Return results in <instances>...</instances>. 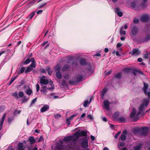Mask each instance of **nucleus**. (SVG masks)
<instances>
[{"label": "nucleus", "instance_id": "393cba45", "mask_svg": "<svg viewBox=\"0 0 150 150\" xmlns=\"http://www.w3.org/2000/svg\"><path fill=\"white\" fill-rule=\"evenodd\" d=\"M83 76L81 74H78L76 76V82H80L82 81L83 79Z\"/></svg>", "mask_w": 150, "mask_h": 150}, {"label": "nucleus", "instance_id": "f3484780", "mask_svg": "<svg viewBox=\"0 0 150 150\" xmlns=\"http://www.w3.org/2000/svg\"><path fill=\"white\" fill-rule=\"evenodd\" d=\"M107 88L105 87L103 88L101 91V98L102 99L104 98V96L106 94L107 91Z\"/></svg>", "mask_w": 150, "mask_h": 150}, {"label": "nucleus", "instance_id": "0eeeda50", "mask_svg": "<svg viewBox=\"0 0 150 150\" xmlns=\"http://www.w3.org/2000/svg\"><path fill=\"white\" fill-rule=\"evenodd\" d=\"M46 77V76H42L40 78V83L41 84L46 85L48 83L49 81L47 79H45Z\"/></svg>", "mask_w": 150, "mask_h": 150}, {"label": "nucleus", "instance_id": "c03bdc74", "mask_svg": "<svg viewBox=\"0 0 150 150\" xmlns=\"http://www.w3.org/2000/svg\"><path fill=\"white\" fill-rule=\"evenodd\" d=\"M131 6L133 9L136 10V4L135 2H132L131 3Z\"/></svg>", "mask_w": 150, "mask_h": 150}, {"label": "nucleus", "instance_id": "f704fd0d", "mask_svg": "<svg viewBox=\"0 0 150 150\" xmlns=\"http://www.w3.org/2000/svg\"><path fill=\"white\" fill-rule=\"evenodd\" d=\"M92 100V98H91L89 101V102L88 100H87L84 102L83 104V106L86 107L88 106V105L91 102Z\"/></svg>", "mask_w": 150, "mask_h": 150}, {"label": "nucleus", "instance_id": "6ab92c4d", "mask_svg": "<svg viewBox=\"0 0 150 150\" xmlns=\"http://www.w3.org/2000/svg\"><path fill=\"white\" fill-rule=\"evenodd\" d=\"M28 87V89L25 90V93L28 95L30 96L33 93V91L29 86Z\"/></svg>", "mask_w": 150, "mask_h": 150}, {"label": "nucleus", "instance_id": "a18cd8bd", "mask_svg": "<svg viewBox=\"0 0 150 150\" xmlns=\"http://www.w3.org/2000/svg\"><path fill=\"white\" fill-rule=\"evenodd\" d=\"M35 14V12L34 11H33L28 16L29 18L30 19H31L33 16H34Z\"/></svg>", "mask_w": 150, "mask_h": 150}, {"label": "nucleus", "instance_id": "f8f14e48", "mask_svg": "<svg viewBox=\"0 0 150 150\" xmlns=\"http://www.w3.org/2000/svg\"><path fill=\"white\" fill-rule=\"evenodd\" d=\"M81 146L83 148L86 149L87 148L88 146V142L87 139L83 140L81 142Z\"/></svg>", "mask_w": 150, "mask_h": 150}, {"label": "nucleus", "instance_id": "dca6fc26", "mask_svg": "<svg viewBox=\"0 0 150 150\" xmlns=\"http://www.w3.org/2000/svg\"><path fill=\"white\" fill-rule=\"evenodd\" d=\"M150 39V35H149L146 36L145 38H142L140 39V40L139 41V43H143L144 42L148 41Z\"/></svg>", "mask_w": 150, "mask_h": 150}, {"label": "nucleus", "instance_id": "79ce46f5", "mask_svg": "<svg viewBox=\"0 0 150 150\" xmlns=\"http://www.w3.org/2000/svg\"><path fill=\"white\" fill-rule=\"evenodd\" d=\"M32 56H33V54L32 53H30L29 54H28L24 58V59H30V58H32Z\"/></svg>", "mask_w": 150, "mask_h": 150}, {"label": "nucleus", "instance_id": "c9c22d12", "mask_svg": "<svg viewBox=\"0 0 150 150\" xmlns=\"http://www.w3.org/2000/svg\"><path fill=\"white\" fill-rule=\"evenodd\" d=\"M33 70V68H31L29 66H28L25 71V73H27Z\"/></svg>", "mask_w": 150, "mask_h": 150}, {"label": "nucleus", "instance_id": "7c9ffc66", "mask_svg": "<svg viewBox=\"0 0 150 150\" xmlns=\"http://www.w3.org/2000/svg\"><path fill=\"white\" fill-rule=\"evenodd\" d=\"M119 113H114L112 115V117L114 120H117L118 119V116H119Z\"/></svg>", "mask_w": 150, "mask_h": 150}, {"label": "nucleus", "instance_id": "2f4dec72", "mask_svg": "<svg viewBox=\"0 0 150 150\" xmlns=\"http://www.w3.org/2000/svg\"><path fill=\"white\" fill-rule=\"evenodd\" d=\"M115 76L116 78L120 79L122 77V73L120 72L117 73L115 74Z\"/></svg>", "mask_w": 150, "mask_h": 150}, {"label": "nucleus", "instance_id": "58836bf2", "mask_svg": "<svg viewBox=\"0 0 150 150\" xmlns=\"http://www.w3.org/2000/svg\"><path fill=\"white\" fill-rule=\"evenodd\" d=\"M17 77V76H14V77H12L11 79V80L9 83L8 84V86H9L11 84V83L14 81V80Z\"/></svg>", "mask_w": 150, "mask_h": 150}, {"label": "nucleus", "instance_id": "5701e85b", "mask_svg": "<svg viewBox=\"0 0 150 150\" xmlns=\"http://www.w3.org/2000/svg\"><path fill=\"white\" fill-rule=\"evenodd\" d=\"M49 84H50V85L52 86L50 88H47L46 86H45L43 87V88L47 90H51L54 89V85H53L52 82H51V83H50Z\"/></svg>", "mask_w": 150, "mask_h": 150}, {"label": "nucleus", "instance_id": "bb28decb", "mask_svg": "<svg viewBox=\"0 0 150 150\" xmlns=\"http://www.w3.org/2000/svg\"><path fill=\"white\" fill-rule=\"evenodd\" d=\"M79 134L80 136L84 137L87 136V132L86 131L82 130L81 132H79Z\"/></svg>", "mask_w": 150, "mask_h": 150}, {"label": "nucleus", "instance_id": "a211bd4d", "mask_svg": "<svg viewBox=\"0 0 150 150\" xmlns=\"http://www.w3.org/2000/svg\"><path fill=\"white\" fill-rule=\"evenodd\" d=\"M49 108V105H45L41 108L40 111L42 112H44L48 110Z\"/></svg>", "mask_w": 150, "mask_h": 150}, {"label": "nucleus", "instance_id": "4c0bfd02", "mask_svg": "<svg viewBox=\"0 0 150 150\" xmlns=\"http://www.w3.org/2000/svg\"><path fill=\"white\" fill-rule=\"evenodd\" d=\"M141 6L142 8H145L147 6V2L143 1L141 4Z\"/></svg>", "mask_w": 150, "mask_h": 150}, {"label": "nucleus", "instance_id": "a878e982", "mask_svg": "<svg viewBox=\"0 0 150 150\" xmlns=\"http://www.w3.org/2000/svg\"><path fill=\"white\" fill-rule=\"evenodd\" d=\"M46 71H48V73L49 75L50 76L52 75L53 71L51 69L50 67L49 66L47 67L46 68Z\"/></svg>", "mask_w": 150, "mask_h": 150}, {"label": "nucleus", "instance_id": "72a5a7b5", "mask_svg": "<svg viewBox=\"0 0 150 150\" xmlns=\"http://www.w3.org/2000/svg\"><path fill=\"white\" fill-rule=\"evenodd\" d=\"M141 131V128H135L133 129V132L134 134H135L139 132H140Z\"/></svg>", "mask_w": 150, "mask_h": 150}, {"label": "nucleus", "instance_id": "680f3d73", "mask_svg": "<svg viewBox=\"0 0 150 150\" xmlns=\"http://www.w3.org/2000/svg\"><path fill=\"white\" fill-rule=\"evenodd\" d=\"M23 146V144L22 143H20L18 145V149L22 148Z\"/></svg>", "mask_w": 150, "mask_h": 150}, {"label": "nucleus", "instance_id": "cd10ccee", "mask_svg": "<svg viewBox=\"0 0 150 150\" xmlns=\"http://www.w3.org/2000/svg\"><path fill=\"white\" fill-rule=\"evenodd\" d=\"M123 29L124 27L123 26H122L120 29V33L121 35H125L126 34V31L124 30Z\"/></svg>", "mask_w": 150, "mask_h": 150}, {"label": "nucleus", "instance_id": "4be33fe9", "mask_svg": "<svg viewBox=\"0 0 150 150\" xmlns=\"http://www.w3.org/2000/svg\"><path fill=\"white\" fill-rule=\"evenodd\" d=\"M80 64L82 65H84L86 64L85 59L83 58H81L79 59Z\"/></svg>", "mask_w": 150, "mask_h": 150}, {"label": "nucleus", "instance_id": "c756f323", "mask_svg": "<svg viewBox=\"0 0 150 150\" xmlns=\"http://www.w3.org/2000/svg\"><path fill=\"white\" fill-rule=\"evenodd\" d=\"M56 76L57 78L60 79L62 78V75L61 73L59 71H57L56 73Z\"/></svg>", "mask_w": 150, "mask_h": 150}, {"label": "nucleus", "instance_id": "e433bc0d", "mask_svg": "<svg viewBox=\"0 0 150 150\" xmlns=\"http://www.w3.org/2000/svg\"><path fill=\"white\" fill-rule=\"evenodd\" d=\"M68 86V85L67 82H66V81L64 80H63L61 83V86L63 87L66 86L67 87Z\"/></svg>", "mask_w": 150, "mask_h": 150}, {"label": "nucleus", "instance_id": "6e6d98bb", "mask_svg": "<svg viewBox=\"0 0 150 150\" xmlns=\"http://www.w3.org/2000/svg\"><path fill=\"white\" fill-rule=\"evenodd\" d=\"M76 82V81H70L69 82V83L70 85H74L75 84Z\"/></svg>", "mask_w": 150, "mask_h": 150}, {"label": "nucleus", "instance_id": "2eb2a0df", "mask_svg": "<svg viewBox=\"0 0 150 150\" xmlns=\"http://www.w3.org/2000/svg\"><path fill=\"white\" fill-rule=\"evenodd\" d=\"M110 103L109 101L108 100H105L103 102L104 108L107 110H108L109 109Z\"/></svg>", "mask_w": 150, "mask_h": 150}, {"label": "nucleus", "instance_id": "473e14b6", "mask_svg": "<svg viewBox=\"0 0 150 150\" xmlns=\"http://www.w3.org/2000/svg\"><path fill=\"white\" fill-rule=\"evenodd\" d=\"M25 67H21V68H19L18 69V74H22L25 71Z\"/></svg>", "mask_w": 150, "mask_h": 150}, {"label": "nucleus", "instance_id": "ea45409f", "mask_svg": "<svg viewBox=\"0 0 150 150\" xmlns=\"http://www.w3.org/2000/svg\"><path fill=\"white\" fill-rule=\"evenodd\" d=\"M87 72L88 73H92L93 71L92 69V67L91 65L89 66L86 69Z\"/></svg>", "mask_w": 150, "mask_h": 150}, {"label": "nucleus", "instance_id": "aec40b11", "mask_svg": "<svg viewBox=\"0 0 150 150\" xmlns=\"http://www.w3.org/2000/svg\"><path fill=\"white\" fill-rule=\"evenodd\" d=\"M70 68V66L67 64H66L62 68V70L63 71H67L69 70Z\"/></svg>", "mask_w": 150, "mask_h": 150}, {"label": "nucleus", "instance_id": "69168bd1", "mask_svg": "<svg viewBox=\"0 0 150 150\" xmlns=\"http://www.w3.org/2000/svg\"><path fill=\"white\" fill-rule=\"evenodd\" d=\"M61 116V115L60 114H57L54 115L55 118L57 119H58L59 117H60Z\"/></svg>", "mask_w": 150, "mask_h": 150}, {"label": "nucleus", "instance_id": "13d9d810", "mask_svg": "<svg viewBox=\"0 0 150 150\" xmlns=\"http://www.w3.org/2000/svg\"><path fill=\"white\" fill-rule=\"evenodd\" d=\"M121 131H119L114 136V137L115 139H117L118 136L121 133Z\"/></svg>", "mask_w": 150, "mask_h": 150}, {"label": "nucleus", "instance_id": "49530a36", "mask_svg": "<svg viewBox=\"0 0 150 150\" xmlns=\"http://www.w3.org/2000/svg\"><path fill=\"white\" fill-rule=\"evenodd\" d=\"M6 108L5 106L4 105H1L0 106V112L4 111Z\"/></svg>", "mask_w": 150, "mask_h": 150}, {"label": "nucleus", "instance_id": "8fccbe9b", "mask_svg": "<svg viewBox=\"0 0 150 150\" xmlns=\"http://www.w3.org/2000/svg\"><path fill=\"white\" fill-rule=\"evenodd\" d=\"M35 63H32L29 66L33 69L34 68H35L36 67Z\"/></svg>", "mask_w": 150, "mask_h": 150}, {"label": "nucleus", "instance_id": "774afa93", "mask_svg": "<svg viewBox=\"0 0 150 150\" xmlns=\"http://www.w3.org/2000/svg\"><path fill=\"white\" fill-rule=\"evenodd\" d=\"M90 120H93V117L90 114L88 115L87 117Z\"/></svg>", "mask_w": 150, "mask_h": 150}, {"label": "nucleus", "instance_id": "09e8293b", "mask_svg": "<svg viewBox=\"0 0 150 150\" xmlns=\"http://www.w3.org/2000/svg\"><path fill=\"white\" fill-rule=\"evenodd\" d=\"M37 100V98H36L33 100L31 102L30 106H31L33 104H34L36 102Z\"/></svg>", "mask_w": 150, "mask_h": 150}, {"label": "nucleus", "instance_id": "052dcab7", "mask_svg": "<svg viewBox=\"0 0 150 150\" xmlns=\"http://www.w3.org/2000/svg\"><path fill=\"white\" fill-rule=\"evenodd\" d=\"M14 117L13 116H12V117H9L8 119V122L9 123H10L13 120Z\"/></svg>", "mask_w": 150, "mask_h": 150}, {"label": "nucleus", "instance_id": "bf43d9fd", "mask_svg": "<svg viewBox=\"0 0 150 150\" xmlns=\"http://www.w3.org/2000/svg\"><path fill=\"white\" fill-rule=\"evenodd\" d=\"M141 148V146H136L134 147V150H140Z\"/></svg>", "mask_w": 150, "mask_h": 150}, {"label": "nucleus", "instance_id": "1a4fd4ad", "mask_svg": "<svg viewBox=\"0 0 150 150\" xmlns=\"http://www.w3.org/2000/svg\"><path fill=\"white\" fill-rule=\"evenodd\" d=\"M77 115V114H74L71 115L69 118L66 119V123L68 126H69L70 125V121L73 119L74 117L76 116Z\"/></svg>", "mask_w": 150, "mask_h": 150}, {"label": "nucleus", "instance_id": "6e6552de", "mask_svg": "<svg viewBox=\"0 0 150 150\" xmlns=\"http://www.w3.org/2000/svg\"><path fill=\"white\" fill-rule=\"evenodd\" d=\"M148 128L146 127H142L140 132L141 134L143 136H146L147 134Z\"/></svg>", "mask_w": 150, "mask_h": 150}, {"label": "nucleus", "instance_id": "9b49d317", "mask_svg": "<svg viewBox=\"0 0 150 150\" xmlns=\"http://www.w3.org/2000/svg\"><path fill=\"white\" fill-rule=\"evenodd\" d=\"M80 130L75 132L74 134V135L73 136V142H75L76 141L79 137L80 135L79 134V132Z\"/></svg>", "mask_w": 150, "mask_h": 150}, {"label": "nucleus", "instance_id": "603ef678", "mask_svg": "<svg viewBox=\"0 0 150 150\" xmlns=\"http://www.w3.org/2000/svg\"><path fill=\"white\" fill-rule=\"evenodd\" d=\"M120 139L122 141H125L126 139V136L122 134L120 137Z\"/></svg>", "mask_w": 150, "mask_h": 150}, {"label": "nucleus", "instance_id": "3c124183", "mask_svg": "<svg viewBox=\"0 0 150 150\" xmlns=\"http://www.w3.org/2000/svg\"><path fill=\"white\" fill-rule=\"evenodd\" d=\"M12 95L16 98H18L17 93L16 92L12 93Z\"/></svg>", "mask_w": 150, "mask_h": 150}, {"label": "nucleus", "instance_id": "4d7b16f0", "mask_svg": "<svg viewBox=\"0 0 150 150\" xmlns=\"http://www.w3.org/2000/svg\"><path fill=\"white\" fill-rule=\"evenodd\" d=\"M138 72H139V70L137 69H134L132 73L135 76H136L137 74V73Z\"/></svg>", "mask_w": 150, "mask_h": 150}, {"label": "nucleus", "instance_id": "de8ad7c7", "mask_svg": "<svg viewBox=\"0 0 150 150\" xmlns=\"http://www.w3.org/2000/svg\"><path fill=\"white\" fill-rule=\"evenodd\" d=\"M131 70V69L129 68H126L124 69L123 71L126 73H129L130 72V70Z\"/></svg>", "mask_w": 150, "mask_h": 150}, {"label": "nucleus", "instance_id": "c85d7f7f", "mask_svg": "<svg viewBox=\"0 0 150 150\" xmlns=\"http://www.w3.org/2000/svg\"><path fill=\"white\" fill-rule=\"evenodd\" d=\"M126 119L123 117H120L118 119L117 121L121 122H125L126 121Z\"/></svg>", "mask_w": 150, "mask_h": 150}, {"label": "nucleus", "instance_id": "423d86ee", "mask_svg": "<svg viewBox=\"0 0 150 150\" xmlns=\"http://www.w3.org/2000/svg\"><path fill=\"white\" fill-rule=\"evenodd\" d=\"M149 16L147 13L142 15L140 18L141 21L143 22H147L149 19Z\"/></svg>", "mask_w": 150, "mask_h": 150}, {"label": "nucleus", "instance_id": "20e7f679", "mask_svg": "<svg viewBox=\"0 0 150 150\" xmlns=\"http://www.w3.org/2000/svg\"><path fill=\"white\" fill-rule=\"evenodd\" d=\"M71 147L68 146H64L62 145V144H58L57 145L55 148V150H70Z\"/></svg>", "mask_w": 150, "mask_h": 150}, {"label": "nucleus", "instance_id": "37998d69", "mask_svg": "<svg viewBox=\"0 0 150 150\" xmlns=\"http://www.w3.org/2000/svg\"><path fill=\"white\" fill-rule=\"evenodd\" d=\"M54 68L55 71H59L60 69L61 68L59 65L57 64L54 67Z\"/></svg>", "mask_w": 150, "mask_h": 150}, {"label": "nucleus", "instance_id": "ddd939ff", "mask_svg": "<svg viewBox=\"0 0 150 150\" xmlns=\"http://www.w3.org/2000/svg\"><path fill=\"white\" fill-rule=\"evenodd\" d=\"M73 136H68L65 137L64 139L63 140L66 143H68L71 141L73 142Z\"/></svg>", "mask_w": 150, "mask_h": 150}, {"label": "nucleus", "instance_id": "338daca9", "mask_svg": "<svg viewBox=\"0 0 150 150\" xmlns=\"http://www.w3.org/2000/svg\"><path fill=\"white\" fill-rule=\"evenodd\" d=\"M36 88L37 91L38 92L39 91L40 89L39 85L38 84H37L36 85Z\"/></svg>", "mask_w": 150, "mask_h": 150}, {"label": "nucleus", "instance_id": "39448f33", "mask_svg": "<svg viewBox=\"0 0 150 150\" xmlns=\"http://www.w3.org/2000/svg\"><path fill=\"white\" fill-rule=\"evenodd\" d=\"M144 86L143 88V90L144 93L146 96H147L148 98L150 99V92H147L148 89V84L145 82L144 83Z\"/></svg>", "mask_w": 150, "mask_h": 150}, {"label": "nucleus", "instance_id": "9d476101", "mask_svg": "<svg viewBox=\"0 0 150 150\" xmlns=\"http://www.w3.org/2000/svg\"><path fill=\"white\" fill-rule=\"evenodd\" d=\"M132 53V55H138L141 53L140 51L137 48L133 49L132 52H130L129 54Z\"/></svg>", "mask_w": 150, "mask_h": 150}, {"label": "nucleus", "instance_id": "412c9836", "mask_svg": "<svg viewBox=\"0 0 150 150\" xmlns=\"http://www.w3.org/2000/svg\"><path fill=\"white\" fill-rule=\"evenodd\" d=\"M28 141L30 142L31 144H34L35 142V140L34 138V137L31 136L29 137L28 139Z\"/></svg>", "mask_w": 150, "mask_h": 150}, {"label": "nucleus", "instance_id": "0e129e2a", "mask_svg": "<svg viewBox=\"0 0 150 150\" xmlns=\"http://www.w3.org/2000/svg\"><path fill=\"white\" fill-rule=\"evenodd\" d=\"M69 77V75L68 74H66L64 76V78L66 79H68Z\"/></svg>", "mask_w": 150, "mask_h": 150}, {"label": "nucleus", "instance_id": "7ed1b4c3", "mask_svg": "<svg viewBox=\"0 0 150 150\" xmlns=\"http://www.w3.org/2000/svg\"><path fill=\"white\" fill-rule=\"evenodd\" d=\"M139 31L138 28L136 25H133L131 26L130 35L132 37H133L138 34Z\"/></svg>", "mask_w": 150, "mask_h": 150}, {"label": "nucleus", "instance_id": "a19ab883", "mask_svg": "<svg viewBox=\"0 0 150 150\" xmlns=\"http://www.w3.org/2000/svg\"><path fill=\"white\" fill-rule=\"evenodd\" d=\"M28 98H26V96H23V98L21 100V102L22 103H24L28 101Z\"/></svg>", "mask_w": 150, "mask_h": 150}, {"label": "nucleus", "instance_id": "4468645a", "mask_svg": "<svg viewBox=\"0 0 150 150\" xmlns=\"http://www.w3.org/2000/svg\"><path fill=\"white\" fill-rule=\"evenodd\" d=\"M115 13H117V15L120 17L122 16L123 15V13L120 11V8L118 7H116L115 9Z\"/></svg>", "mask_w": 150, "mask_h": 150}, {"label": "nucleus", "instance_id": "5fc2aeb1", "mask_svg": "<svg viewBox=\"0 0 150 150\" xmlns=\"http://www.w3.org/2000/svg\"><path fill=\"white\" fill-rule=\"evenodd\" d=\"M133 21L134 23L137 24L139 23V20L138 19L135 18H134Z\"/></svg>", "mask_w": 150, "mask_h": 150}, {"label": "nucleus", "instance_id": "b1692460", "mask_svg": "<svg viewBox=\"0 0 150 150\" xmlns=\"http://www.w3.org/2000/svg\"><path fill=\"white\" fill-rule=\"evenodd\" d=\"M30 62V60L29 59H26L25 61L24 62H22L21 63V66H23L24 65H27L29 64Z\"/></svg>", "mask_w": 150, "mask_h": 150}, {"label": "nucleus", "instance_id": "e2e57ef3", "mask_svg": "<svg viewBox=\"0 0 150 150\" xmlns=\"http://www.w3.org/2000/svg\"><path fill=\"white\" fill-rule=\"evenodd\" d=\"M72 65H74L76 67L78 66V64L77 62H75L74 61L73 62L71 63Z\"/></svg>", "mask_w": 150, "mask_h": 150}, {"label": "nucleus", "instance_id": "f257e3e1", "mask_svg": "<svg viewBox=\"0 0 150 150\" xmlns=\"http://www.w3.org/2000/svg\"><path fill=\"white\" fill-rule=\"evenodd\" d=\"M150 99L145 98L143 100L142 103L141 104L138 108L137 112H143L145 110V108L148 105Z\"/></svg>", "mask_w": 150, "mask_h": 150}, {"label": "nucleus", "instance_id": "864d4df0", "mask_svg": "<svg viewBox=\"0 0 150 150\" xmlns=\"http://www.w3.org/2000/svg\"><path fill=\"white\" fill-rule=\"evenodd\" d=\"M18 96L20 98H22L24 96V93L22 91H20L18 93Z\"/></svg>", "mask_w": 150, "mask_h": 150}, {"label": "nucleus", "instance_id": "f03ea898", "mask_svg": "<svg viewBox=\"0 0 150 150\" xmlns=\"http://www.w3.org/2000/svg\"><path fill=\"white\" fill-rule=\"evenodd\" d=\"M144 113H131L130 117L132 119L134 122L136 121L139 119V117L141 116L142 117L144 115Z\"/></svg>", "mask_w": 150, "mask_h": 150}]
</instances>
